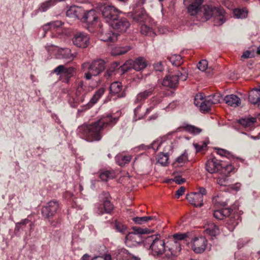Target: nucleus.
I'll list each match as a JSON object with an SVG mask.
<instances>
[{"label": "nucleus", "mask_w": 260, "mask_h": 260, "mask_svg": "<svg viewBox=\"0 0 260 260\" xmlns=\"http://www.w3.org/2000/svg\"><path fill=\"white\" fill-rule=\"evenodd\" d=\"M118 120L111 114L103 116L98 120L90 124L84 123L79 126L77 134L80 137L88 142L100 141L102 137L103 131L107 128L112 127Z\"/></svg>", "instance_id": "nucleus-1"}, {"label": "nucleus", "mask_w": 260, "mask_h": 260, "mask_svg": "<svg viewBox=\"0 0 260 260\" xmlns=\"http://www.w3.org/2000/svg\"><path fill=\"white\" fill-rule=\"evenodd\" d=\"M79 9L76 7H72L67 11V15L80 19L82 22L86 23L88 25V29L90 32H93V25L98 21V15L94 10H90L84 12L83 15H80Z\"/></svg>", "instance_id": "nucleus-2"}, {"label": "nucleus", "mask_w": 260, "mask_h": 260, "mask_svg": "<svg viewBox=\"0 0 260 260\" xmlns=\"http://www.w3.org/2000/svg\"><path fill=\"white\" fill-rule=\"evenodd\" d=\"M188 78V71L185 68H178L172 74L166 76L163 79L162 85L171 89L178 87L179 81H185Z\"/></svg>", "instance_id": "nucleus-3"}, {"label": "nucleus", "mask_w": 260, "mask_h": 260, "mask_svg": "<svg viewBox=\"0 0 260 260\" xmlns=\"http://www.w3.org/2000/svg\"><path fill=\"white\" fill-rule=\"evenodd\" d=\"M131 246H137L142 244L145 235L153 232V230L148 228H141L138 226H133L131 228Z\"/></svg>", "instance_id": "nucleus-4"}, {"label": "nucleus", "mask_w": 260, "mask_h": 260, "mask_svg": "<svg viewBox=\"0 0 260 260\" xmlns=\"http://www.w3.org/2000/svg\"><path fill=\"white\" fill-rule=\"evenodd\" d=\"M101 204L96 206V212L99 214L110 213L114 206L111 203V197L108 192L103 191L100 196Z\"/></svg>", "instance_id": "nucleus-5"}, {"label": "nucleus", "mask_w": 260, "mask_h": 260, "mask_svg": "<svg viewBox=\"0 0 260 260\" xmlns=\"http://www.w3.org/2000/svg\"><path fill=\"white\" fill-rule=\"evenodd\" d=\"M181 243L175 240H170L166 242V252L164 260H176L181 250Z\"/></svg>", "instance_id": "nucleus-6"}, {"label": "nucleus", "mask_w": 260, "mask_h": 260, "mask_svg": "<svg viewBox=\"0 0 260 260\" xmlns=\"http://www.w3.org/2000/svg\"><path fill=\"white\" fill-rule=\"evenodd\" d=\"M127 61L125 64L120 66L117 62H113L111 63L110 67L104 73V77L108 79L116 74H123L126 71L130 69V65H128Z\"/></svg>", "instance_id": "nucleus-7"}, {"label": "nucleus", "mask_w": 260, "mask_h": 260, "mask_svg": "<svg viewBox=\"0 0 260 260\" xmlns=\"http://www.w3.org/2000/svg\"><path fill=\"white\" fill-rule=\"evenodd\" d=\"M59 208V204L57 200L51 201L42 207V215L45 219L50 220L57 213Z\"/></svg>", "instance_id": "nucleus-8"}, {"label": "nucleus", "mask_w": 260, "mask_h": 260, "mask_svg": "<svg viewBox=\"0 0 260 260\" xmlns=\"http://www.w3.org/2000/svg\"><path fill=\"white\" fill-rule=\"evenodd\" d=\"M101 11L104 19L109 25L118 16V10L113 6L104 5L101 8Z\"/></svg>", "instance_id": "nucleus-9"}, {"label": "nucleus", "mask_w": 260, "mask_h": 260, "mask_svg": "<svg viewBox=\"0 0 260 260\" xmlns=\"http://www.w3.org/2000/svg\"><path fill=\"white\" fill-rule=\"evenodd\" d=\"M106 62L104 60L99 59L93 60L89 64L84 63V67H87L88 70L91 71L93 76H96L102 73L106 68Z\"/></svg>", "instance_id": "nucleus-10"}, {"label": "nucleus", "mask_w": 260, "mask_h": 260, "mask_svg": "<svg viewBox=\"0 0 260 260\" xmlns=\"http://www.w3.org/2000/svg\"><path fill=\"white\" fill-rule=\"evenodd\" d=\"M166 242L163 239L160 238L159 235L156 239L150 245L152 254L154 256H159L166 252Z\"/></svg>", "instance_id": "nucleus-11"}, {"label": "nucleus", "mask_w": 260, "mask_h": 260, "mask_svg": "<svg viewBox=\"0 0 260 260\" xmlns=\"http://www.w3.org/2000/svg\"><path fill=\"white\" fill-rule=\"evenodd\" d=\"M109 25L117 32L122 33L126 31L130 23L127 18L118 16L117 18L112 21Z\"/></svg>", "instance_id": "nucleus-12"}, {"label": "nucleus", "mask_w": 260, "mask_h": 260, "mask_svg": "<svg viewBox=\"0 0 260 260\" xmlns=\"http://www.w3.org/2000/svg\"><path fill=\"white\" fill-rule=\"evenodd\" d=\"M72 41L76 46L85 48L89 44V37L85 32H77L74 35Z\"/></svg>", "instance_id": "nucleus-13"}, {"label": "nucleus", "mask_w": 260, "mask_h": 260, "mask_svg": "<svg viewBox=\"0 0 260 260\" xmlns=\"http://www.w3.org/2000/svg\"><path fill=\"white\" fill-rule=\"evenodd\" d=\"M204 0H183L188 12L192 16L197 14L202 8Z\"/></svg>", "instance_id": "nucleus-14"}, {"label": "nucleus", "mask_w": 260, "mask_h": 260, "mask_svg": "<svg viewBox=\"0 0 260 260\" xmlns=\"http://www.w3.org/2000/svg\"><path fill=\"white\" fill-rule=\"evenodd\" d=\"M207 244V240L204 237L195 238L192 241V249L196 253H203Z\"/></svg>", "instance_id": "nucleus-15"}, {"label": "nucleus", "mask_w": 260, "mask_h": 260, "mask_svg": "<svg viewBox=\"0 0 260 260\" xmlns=\"http://www.w3.org/2000/svg\"><path fill=\"white\" fill-rule=\"evenodd\" d=\"M32 226V223L28 219H22L16 223L14 233L16 235L19 236L21 231L26 232L27 230H31Z\"/></svg>", "instance_id": "nucleus-16"}, {"label": "nucleus", "mask_w": 260, "mask_h": 260, "mask_svg": "<svg viewBox=\"0 0 260 260\" xmlns=\"http://www.w3.org/2000/svg\"><path fill=\"white\" fill-rule=\"evenodd\" d=\"M222 168V165L215 158L208 160L206 163V169L211 174L217 173Z\"/></svg>", "instance_id": "nucleus-17"}, {"label": "nucleus", "mask_w": 260, "mask_h": 260, "mask_svg": "<svg viewBox=\"0 0 260 260\" xmlns=\"http://www.w3.org/2000/svg\"><path fill=\"white\" fill-rule=\"evenodd\" d=\"M186 199L189 203L194 207H201L203 206V198L200 197L196 192H191L187 196Z\"/></svg>", "instance_id": "nucleus-18"}, {"label": "nucleus", "mask_w": 260, "mask_h": 260, "mask_svg": "<svg viewBox=\"0 0 260 260\" xmlns=\"http://www.w3.org/2000/svg\"><path fill=\"white\" fill-rule=\"evenodd\" d=\"M236 205H234L233 208H225L220 210H217L213 212V216L217 219L222 220L224 217L231 215L233 209H236Z\"/></svg>", "instance_id": "nucleus-19"}, {"label": "nucleus", "mask_w": 260, "mask_h": 260, "mask_svg": "<svg viewBox=\"0 0 260 260\" xmlns=\"http://www.w3.org/2000/svg\"><path fill=\"white\" fill-rule=\"evenodd\" d=\"M248 100L251 104L260 108V89H252L249 93Z\"/></svg>", "instance_id": "nucleus-20"}, {"label": "nucleus", "mask_w": 260, "mask_h": 260, "mask_svg": "<svg viewBox=\"0 0 260 260\" xmlns=\"http://www.w3.org/2000/svg\"><path fill=\"white\" fill-rule=\"evenodd\" d=\"M109 89L110 94L113 95L117 94L118 98H122L125 95V93L124 91L120 93L122 89V84L121 83L119 82H114L111 83Z\"/></svg>", "instance_id": "nucleus-21"}, {"label": "nucleus", "mask_w": 260, "mask_h": 260, "mask_svg": "<svg viewBox=\"0 0 260 260\" xmlns=\"http://www.w3.org/2000/svg\"><path fill=\"white\" fill-rule=\"evenodd\" d=\"M147 66V61L142 57L137 58L131 63V68L134 69L135 71H141L144 70Z\"/></svg>", "instance_id": "nucleus-22"}, {"label": "nucleus", "mask_w": 260, "mask_h": 260, "mask_svg": "<svg viewBox=\"0 0 260 260\" xmlns=\"http://www.w3.org/2000/svg\"><path fill=\"white\" fill-rule=\"evenodd\" d=\"M87 93V87L84 85L82 81L79 82L76 92L74 94H75L77 98L80 99L79 100L83 103Z\"/></svg>", "instance_id": "nucleus-23"}, {"label": "nucleus", "mask_w": 260, "mask_h": 260, "mask_svg": "<svg viewBox=\"0 0 260 260\" xmlns=\"http://www.w3.org/2000/svg\"><path fill=\"white\" fill-rule=\"evenodd\" d=\"M220 8L211 5L204 6L203 7V14L206 20L210 19L212 17H213L216 14L215 11H218Z\"/></svg>", "instance_id": "nucleus-24"}, {"label": "nucleus", "mask_w": 260, "mask_h": 260, "mask_svg": "<svg viewBox=\"0 0 260 260\" xmlns=\"http://www.w3.org/2000/svg\"><path fill=\"white\" fill-rule=\"evenodd\" d=\"M223 101L229 106L237 107L239 106L241 104V100L240 98L235 94H230L226 95Z\"/></svg>", "instance_id": "nucleus-25"}, {"label": "nucleus", "mask_w": 260, "mask_h": 260, "mask_svg": "<svg viewBox=\"0 0 260 260\" xmlns=\"http://www.w3.org/2000/svg\"><path fill=\"white\" fill-rule=\"evenodd\" d=\"M102 38L101 40L104 42H114L117 39L118 34L113 32L112 31L104 32L103 29L101 31Z\"/></svg>", "instance_id": "nucleus-26"}, {"label": "nucleus", "mask_w": 260, "mask_h": 260, "mask_svg": "<svg viewBox=\"0 0 260 260\" xmlns=\"http://www.w3.org/2000/svg\"><path fill=\"white\" fill-rule=\"evenodd\" d=\"M216 14L213 17V21L214 25L216 26H220L223 24L225 22L224 18V10L220 8L218 11H215Z\"/></svg>", "instance_id": "nucleus-27"}, {"label": "nucleus", "mask_w": 260, "mask_h": 260, "mask_svg": "<svg viewBox=\"0 0 260 260\" xmlns=\"http://www.w3.org/2000/svg\"><path fill=\"white\" fill-rule=\"evenodd\" d=\"M105 91L104 88L101 87L97 90L89 102L87 103V106L88 108L92 107L94 104H95L99 99L102 96Z\"/></svg>", "instance_id": "nucleus-28"}, {"label": "nucleus", "mask_w": 260, "mask_h": 260, "mask_svg": "<svg viewBox=\"0 0 260 260\" xmlns=\"http://www.w3.org/2000/svg\"><path fill=\"white\" fill-rule=\"evenodd\" d=\"M256 119L254 117L245 118L240 119L238 121L242 126L245 128H249V130L253 128L254 124L256 122Z\"/></svg>", "instance_id": "nucleus-29"}, {"label": "nucleus", "mask_w": 260, "mask_h": 260, "mask_svg": "<svg viewBox=\"0 0 260 260\" xmlns=\"http://www.w3.org/2000/svg\"><path fill=\"white\" fill-rule=\"evenodd\" d=\"M148 18L147 14L143 8L133 15V19L137 22H144Z\"/></svg>", "instance_id": "nucleus-30"}, {"label": "nucleus", "mask_w": 260, "mask_h": 260, "mask_svg": "<svg viewBox=\"0 0 260 260\" xmlns=\"http://www.w3.org/2000/svg\"><path fill=\"white\" fill-rule=\"evenodd\" d=\"M148 18L147 14L143 8L133 15V19L137 22H144Z\"/></svg>", "instance_id": "nucleus-31"}, {"label": "nucleus", "mask_w": 260, "mask_h": 260, "mask_svg": "<svg viewBox=\"0 0 260 260\" xmlns=\"http://www.w3.org/2000/svg\"><path fill=\"white\" fill-rule=\"evenodd\" d=\"M73 68H70L67 69L63 65H59L54 70V73L57 75L63 73L69 77H70L73 75Z\"/></svg>", "instance_id": "nucleus-32"}, {"label": "nucleus", "mask_w": 260, "mask_h": 260, "mask_svg": "<svg viewBox=\"0 0 260 260\" xmlns=\"http://www.w3.org/2000/svg\"><path fill=\"white\" fill-rule=\"evenodd\" d=\"M240 221H241V219L238 215L234 217H231L226 223V227L229 231H233Z\"/></svg>", "instance_id": "nucleus-33"}, {"label": "nucleus", "mask_w": 260, "mask_h": 260, "mask_svg": "<svg viewBox=\"0 0 260 260\" xmlns=\"http://www.w3.org/2000/svg\"><path fill=\"white\" fill-rule=\"evenodd\" d=\"M205 232L207 234L215 237L219 234V228L215 223L211 222L206 225Z\"/></svg>", "instance_id": "nucleus-34"}, {"label": "nucleus", "mask_w": 260, "mask_h": 260, "mask_svg": "<svg viewBox=\"0 0 260 260\" xmlns=\"http://www.w3.org/2000/svg\"><path fill=\"white\" fill-rule=\"evenodd\" d=\"M115 227L119 232L122 234H126L125 241V242L126 243L128 240V237L130 234V232H128L127 226L121 222L116 221L115 223Z\"/></svg>", "instance_id": "nucleus-35"}, {"label": "nucleus", "mask_w": 260, "mask_h": 260, "mask_svg": "<svg viewBox=\"0 0 260 260\" xmlns=\"http://www.w3.org/2000/svg\"><path fill=\"white\" fill-rule=\"evenodd\" d=\"M117 163L121 167H124L130 161V156L123 153H120L115 157Z\"/></svg>", "instance_id": "nucleus-36"}, {"label": "nucleus", "mask_w": 260, "mask_h": 260, "mask_svg": "<svg viewBox=\"0 0 260 260\" xmlns=\"http://www.w3.org/2000/svg\"><path fill=\"white\" fill-rule=\"evenodd\" d=\"M59 57L69 60H72L74 56L69 48L61 49L59 51Z\"/></svg>", "instance_id": "nucleus-37"}, {"label": "nucleus", "mask_w": 260, "mask_h": 260, "mask_svg": "<svg viewBox=\"0 0 260 260\" xmlns=\"http://www.w3.org/2000/svg\"><path fill=\"white\" fill-rule=\"evenodd\" d=\"M221 97L220 93H216L206 97V102L210 103L212 106L220 103Z\"/></svg>", "instance_id": "nucleus-38"}, {"label": "nucleus", "mask_w": 260, "mask_h": 260, "mask_svg": "<svg viewBox=\"0 0 260 260\" xmlns=\"http://www.w3.org/2000/svg\"><path fill=\"white\" fill-rule=\"evenodd\" d=\"M155 89L154 86H151L149 89L139 93L137 96V101H141L145 100L148 96L152 94Z\"/></svg>", "instance_id": "nucleus-39"}, {"label": "nucleus", "mask_w": 260, "mask_h": 260, "mask_svg": "<svg viewBox=\"0 0 260 260\" xmlns=\"http://www.w3.org/2000/svg\"><path fill=\"white\" fill-rule=\"evenodd\" d=\"M167 59L170 60L173 66L176 67H179L183 62L182 58L180 55L174 54L170 57H168Z\"/></svg>", "instance_id": "nucleus-40"}, {"label": "nucleus", "mask_w": 260, "mask_h": 260, "mask_svg": "<svg viewBox=\"0 0 260 260\" xmlns=\"http://www.w3.org/2000/svg\"><path fill=\"white\" fill-rule=\"evenodd\" d=\"M159 235H152L151 236L145 235L142 244L145 247H149L150 245L156 239Z\"/></svg>", "instance_id": "nucleus-41"}, {"label": "nucleus", "mask_w": 260, "mask_h": 260, "mask_svg": "<svg viewBox=\"0 0 260 260\" xmlns=\"http://www.w3.org/2000/svg\"><path fill=\"white\" fill-rule=\"evenodd\" d=\"M55 0H48L41 4L39 10L41 12L47 11L50 7L55 5Z\"/></svg>", "instance_id": "nucleus-42"}, {"label": "nucleus", "mask_w": 260, "mask_h": 260, "mask_svg": "<svg viewBox=\"0 0 260 260\" xmlns=\"http://www.w3.org/2000/svg\"><path fill=\"white\" fill-rule=\"evenodd\" d=\"M157 162L162 166H166L168 164L169 156L168 153H160L157 155Z\"/></svg>", "instance_id": "nucleus-43"}, {"label": "nucleus", "mask_w": 260, "mask_h": 260, "mask_svg": "<svg viewBox=\"0 0 260 260\" xmlns=\"http://www.w3.org/2000/svg\"><path fill=\"white\" fill-rule=\"evenodd\" d=\"M141 32L142 35L149 36L150 37H154L155 36V33L153 30L145 24H142L141 25Z\"/></svg>", "instance_id": "nucleus-44"}, {"label": "nucleus", "mask_w": 260, "mask_h": 260, "mask_svg": "<svg viewBox=\"0 0 260 260\" xmlns=\"http://www.w3.org/2000/svg\"><path fill=\"white\" fill-rule=\"evenodd\" d=\"M212 106L209 103L206 102V98L204 101H202L200 105V110L202 113H208L210 110Z\"/></svg>", "instance_id": "nucleus-45"}, {"label": "nucleus", "mask_w": 260, "mask_h": 260, "mask_svg": "<svg viewBox=\"0 0 260 260\" xmlns=\"http://www.w3.org/2000/svg\"><path fill=\"white\" fill-rule=\"evenodd\" d=\"M77 96L74 94L70 95L68 99V102L72 107L75 108L80 103H82Z\"/></svg>", "instance_id": "nucleus-46"}, {"label": "nucleus", "mask_w": 260, "mask_h": 260, "mask_svg": "<svg viewBox=\"0 0 260 260\" xmlns=\"http://www.w3.org/2000/svg\"><path fill=\"white\" fill-rule=\"evenodd\" d=\"M100 178L103 181H107L109 179H113L114 174L109 171H105L100 174Z\"/></svg>", "instance_id": "nucleus-47"}, {"label": "nucleus", "mask_w": 260, "mask_h": 260, "mask_svg": "<svg viewBox=\"0 0 260 260\" xmlns=\"http://www.w3.org/2000/svg\"><path fill=\"white\" fill-rule=\"evenodd\" d=\"M129 253L128 251L122 248L120 250L119 252L117 255V259L118 260H129Z\"/></svg>", "instance_id": "nucleus-48"}, {"label": "nucleus", "mask_w": 260, "mask_h": 260, "mask_svg": "<svg viewBox=\"0 0 260 260\" xmlns=\"http://www.w3.org/2000/svg\"><path fill=\"white\" fill-rule=\"evenodd\" d=\"M217 183L221 186H229L230 185L231 181L228 177L226 175H221L217 178Z\"/></svg>", "instance_id": "nucleus-49"}, {"label": "nucleus", "mask_w": 260, "mask_h": 260, "mask_svg": "<svg viewBox=\"0 0 260 260\" xmlns=\"http://www.w3.org/2000/svg\"><path fill=\"white\" fill-rule=\"evenodd\" d=\"M188 238V235L187 233H177L175 234L173 236L172 240H175L179 242L181 244L182 241H187V238Z\"/></svg>", "instance_id": "nucleus-50"}, {"label": "nucleus", "mask_w": 260, "mask_h": 260, "mask_svg": "<svg viewBox=\"0 0 260 260\" xmlns=\"http://www.w3.org/2000/svg\"><path fill=\"white\" fill-rule=\"evenodd\" d=\"M234 14L237 18H244L247 16V11L244 9H235Z\"/></svg>", "instance_id": "nucleus-51"}, {"label": "nucleus", "mask_w": 260, "mask_h": 260, "mask_svg": "<svg viewBox=\"0 0 260 260\" xmlns=\"http://www.w3.org/2000/svg\"><path fill=\"white\" fill-rule=\"evenodd\" d=\"M184 129L194 135L198 134L202 131L201 129L191 125H186L184 127Z\"/></svg>", "instance_id": "nucleus-52"}, {"label": "nucleus", "mask_w": 260, "mask_h": 260, "mask_svg": "<svg viewBox=\"0 0 260 260\" xmlns=\"http://www.w3.org/2000/svg\"><path fill=\"white\" fill-rule=\"evenodd\" d=\"M63 23H62L61 21H52L49 23V24L50 25V31H54L56 29L61 27L63 25Z\"/></svg>", "instance_id": "nucleus-53"}, {"label": "nucleus", "mask_w": 260, "mask_h": 260, "mask_svg": "<svg viewBox=\"0 0 260 260\" xmlns=\"http://www.w3.org/2000/svg\"><path fill=\"white\" fill-rule=\"evenodd\" d=\"M204 96L202 93H199L198 94H197L194 99V105L197 107L200 108V105L201 104V102L204 101Z\"/></svg>", "instance_id": "nucleus-54"}, {"label": "nucleus", "mask_w": 260, "mask_h": 260, "mask_svg": "<svg viewBox=\"0 0 260 260\" xmlns=\"http://www.w3.org/2000/svg\"><path fill=\"white\" fill-rule=\"evenodd\" d=\"M198 68L201 71H206L208 67V61L206 59L201 60L197 65Z\"/></svg>", "instance_id": "nucleus-55"}, {"label": "nucleus", "mask_w": 260, "mask_h": 260, "mask_svg": "<svg viewBox=\"0 0 260 260\" xmlns=\"http://www.w3.org/2000/svg\"><path fill=\"white\" fill-rule=\"evenodd\" d=\"M176 161L179 164L181 163H185L188 160V154L185 151L183 154H182L180 156L178 157L176 159Z\"/></svg>", "instance_id": "nucleus-56"}, {"label": "nucleus", "mask_w": 260, "mask_h": 260, "mask_svg": "<svg viewBox=\"0 0 260 260\" xmlns=\"http://www.w3.org/2000/svg\"><path fill=\"white\" fill-rule=\"evenodd\" d=\"M132 220L136 224H141L147 222L146 216L134 217L132 218Z\"/></svg>", "instance_id": "nucleus-57"}, {"label": "nucleus", "mask_w": 260, "mask_h": 260, "mask_svg": "<svg viewBox=\"0 0 260 260\" xmlns=\"http://www.w3.org/2000/svg\"><path fill=\"white\" fill-rule=\"evenodd\" d=\"M217 152L221 156H224L228 158H230L233 156L230 152L223 149H218Z\"/></svg>", "instance_id": "nucleus-58"}, {"label": "nucleus", "mask_w": 260, "mask_h": 260, "mask_svg": "<svg viewBox=\"0 0 260 260\" xmlns=\"http://www.w3.org/2000/svg\"><path fill=\"white\" fill-rule=\"evenodd\" d=\"M153 68L155 71L161 72L164 70V67L161 61H159L153 64Z\"/></svg>", "instance_id": "nucleus-59"}, {"label": "nucleus", "mask_w": 260, "mask_h": 260, "mask_svg": "<svg viewBox=\"0 0 260 260\" xmlns=\"http://www.w3.org/2000/svg\"><path fill=\"white\" fill-rule=\"evenodd\" d=\"M234 169V167L232 165L230 164L225 166V167L222 166V168L221 169V170L222 171V173L229 174L230 173L232 172Z\"/></svg>", "instance_id": "nucleus-60"}, {"label": "nucleus", "mask_w": 260, "mask_h": 260, "mask_svg": "<svg viewBox=\"0 0 260 260\" xmlns=\"http://www.w3.org/2000/svg\"><path fill=\"white\" fill-rule=\"evenodd\" d=\"M91 260H111V256L110 254H105L103 256H96Z\"/></svg>", "instance_id": "nucleus-61"}, {"label": "nucleus", "mask_w": 260, "mask_h": 260, "mask_svg": "<svg viewBox=\"0 0 260 260\" xmlns=\"http://www.w3.org/2000/svg\"><path fill=\"white\" fill-rule=\"evenodd\" d=\"M142 78H143V75L141 73H140L136 75L133 74V76L131 77V80L132 79L133 82H135L136 83H138L141 81Z\"/></svg>", "instance_id": "nucleus-62"}, {"label": "nucleus", "mask_w": 260, "mask_h": 260, "mask_svg": "<svg viewBox=\"0 0 260 260\" xmlns=\"http://www.w3.org/2000/svg\"><path fill=\"white\" fill-rule=\"evenodd\" d=\"M141 109V106H138L135 110H134V115L135 116L134 117V120L136 121L137 119H141L143 118V115L142 114H139L137 118V115L139 113V110Z\"/></svg>", "instance_id": "nucleus-63"}, {"label": "nucleus", "mask_w": 260, "mask_h": 260, "mask_svg": "<svg viewBox=\"0 0 260 260\" xmlns=\"http://www.w3.org/2000/svg\"><path fill=\"white\" fill-rule=\"evenodd\" d=\"M185 190V187L184 186H181L175 193V196L177 198H179L180 196H182Z\"/></svg>", "instance_id": "nucleus-64"}]
</instances>
